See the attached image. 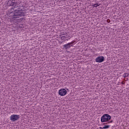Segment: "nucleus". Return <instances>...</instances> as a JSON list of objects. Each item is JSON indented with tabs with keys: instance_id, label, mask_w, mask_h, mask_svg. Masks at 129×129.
<instances>
[{
	"instance_id": "f257e3e1",
	"label": "nucleus",
	"mask_w": 129,
	"mask_h": 129,
	"mask_svg": "<svg viewBox=\"0 0 129 129\" xmlns=\"http://www.w3.org/2000/svg\"><path fill=\"white\" fill-rule=\"evenodd\" d=\"M25 13L23 10H15L14 15L12 16V20L25 16Z\"/></svg>"
},
{
	"instance_id": "f03ea898",
	"label": "nucleus",
	"mask_w": 129,
	"mask_h": 129,
	"mask_svg": "<svg viewBox=\"0 0 129 129\" xmlns=\"http://www.w3.org/2000/svg\"><path fill=\"white\" fill-rule=\"evenodd\" d=\"M61 40H64V41L68 40L69 38H70L72 37V35L70 33H64L61 32Z\"/></svg>"
},
{
	"instance_id": "7ed1b4c3",
	"label": "nucleus",
	"mask_w": 129,
	"mask_h": 129,
	"mask_svg": "<svg viewBox=\"0 0 129 129\" xmlns=\"http://www.w3.org/2000/svg\"><path fill=\"white\" fill-rule=\"evenodd\" d=\"M110 118H111V116L108 114H104L101 118V122H106V121H108V120H110Z\"/></svg>"
},
{
	"instance_id": "20e7f679",
	"label": "nucleus",
	"mask_w": 129,
	"mask_h": 129,
	"mask_svg": "<svg viewBox=\"0 0 129 129\" xmlns=\"http://www.w3.org/2000/svg\"><path fill=\"white\" fill-rule=\"evenodd\" d=\"M103 61H104V57L103 56H98L95 59L96 63H102Z\"/></svg>"
},
{
	"instance_id": "39448f33",
	"label": "nucleus",
	"mask_w": 129,
	"mask_h": 129,
	"mask_svg": "<svg viewBox=\"0 0 129 129\" xmlns=\"http://www.w3.org/2000/svg\"><path fill=\"white\" fill-rule=\"evenodd\" d=\"M58 94L60 96H64L67 94V91L65 89H61L59 90Z\"/></svg>"
},
{
	"instance_id": "423d86ee",
	"label": "nucleus",
	"mask_w": 129,
	"mask_h": 129,
	"mask_svg": "<svg viewBox=\"0 0 129 129\" xmlns=\"http://www.w3.org/2000/svg\"><path fill=\"white\" fill-rule=\"evenodd\" d=\"M20 118V115H12L10 117V119L12 121H16Z\"/></svg>"
},
{
	"instance_id": "0eeeda50",
	"label": "nucleus",
	"mask_w": 129,
	"mask_h": 129,
	"mask_svg": "<svg viewBox=\"0 0 129 129\" xmlns=\"http://www.w3.org/2000/svg\"><path fill=\"white\" fill-rule=\"evenodd\" d=\"M73 44H74V41H72L71 42L68 43V44H66L63 45V47L66 48V49H69L70 47L73 46Z\"/></svg>"
},
{
	"instance_id": "6e6552de",
	"label": "nucleus",
	"mask_w": 129,
	"mask_h": 129,
	"mask_svg": "<svg viewBox=\"0 0 129 129\" xmlns=\"http://www.w3.org/2000/svg\"><path fill=\"white\" fill-rule=\"evenodd\" d=\"M8 4H10L11 7H14L15 6H17V3L16 2H13L12 1H8Z\"/></svg>"
},
{
	"instance_id": "1a4fd4ad",
	"label": "nucleus",
	"mask_w": 129,
	"mask_h": 129,
	"mask_svg": "<svg viewBox=\"0 0 129 129\" xmlns=\"http://www.w3.org/2000/svg\"><path fill=\"white\" fill-rule=\"evenodd\" d=\"M127 76H128V73H124L123 75V77L125 78V77H127Z\"/></svg>"
},
{
	"instance_id": "9d476101",
	"label": "nucleus",
	"mask_w": 129,
	"mask_h": 129,
	"mask_svg": "<svg viewBox=\"0 0 129 129\" xmlns=\"http://www.w3.org/2000/svg\"><path fill=\"white\" fill-rule=\"evenodd\" d=\"M92 7L94 8H97V7H99V5H98V4H95L92 5Z\"/></svg>"
},
{
	"instance_id": "9b49d317",
	"label": "nucleus",
	"mask_w": 129,
	"mask_h": 129,
	"mask_svg": "<svg viewBox=\"0 0 129 129\" xmlns=\"http://www.w3.org/2000/svg\"><path fill=\"white\" fill-rule=\"evenodd\" d=\"M110 126V125H105L104 127H103V128L105 129V128H109V127Z\"/></svg>"
},
{
	"instance_id": "f8f14e48",
	"label": "nucleus",
	"mask_w": 129,
	"mask_h": 129,
	"mask_svg": "<svg viewBox=\"0 0 129 129\" xmlns=\"http://www.w3.org/2000/svg\"><path fill=\"white\" fill-rule=\"evenodd\" d=\"M11 14H13V12L12 11V10H10V11H9L8 12V15H11Z\"/></svg>"
},
{
	"instance_id": "ddd939ff",
	"label": "nucleus",
	"mask_w": 129,
	"mask_h": 129,
	"mask_svg": "<svg viewBox=\"0 0 129 129\" xmlns=\"http://www.w3.org/2000/svg\"><path fill=\"white\" fill-rule=\"evenodd\" d=\"M107 23H110V19H107Z\"/></svg>"
},
{
	"instance_id": "4468645a",
	"label": "nucleus",
	"mask_w": 129,
	"mask_h": 129,
	"mask_svg": "<svg viewBox=\"0 0 129 129\" xmlns=\"http://www.w3.org/2000/svg\"><path fill=\"white\" fill-rule=\"evenodd\" d=\"M121 84H124V83H123V82H121Z\"/></svg>"
},
{
	"instance_id": "2eb2a0df",
	"label": "nucleus",
	"mask_w": 129,
	"mask_h": 129,
	"mask_svg": "<svg viewBox=\"0 0 129 129\" xmlns=\"http://www.w3.org/2000/svg\"><path fill=\"white\" fill-rule=\"evenodd\" d=\"M100 129H104V128H103V127H100Z\"/></svg>"
},
{
	"instance_id": "dca6fc26",
	"label": "nucleus",
	"mask_w": 129,
	"mask_h": 129,
	"mask_svg": "<svg viewBox=\"0 0 129 129\" xmlns=\"http://www.w3.org/2000/svg\"><path fill=\"white\" fill-rule=\"evenodd\" d=\"M12 10H13V11H14V8H12Z\"/></svg>"
},
{
	"instance_id": "f3484780",
	"label": "nucleus",
	"mask_w": 129,
	"mask_h": 129,
	"mask_svg": "<svg viewBox=\"0 0 129 129\" xmlns=\"http://www.w3.org/2000/svg\"><path fill=\"white\" fill-rule=\"evenodd\" d=\"M0 25H1V21H0Z\"/></svg>"
}]
</instances>
